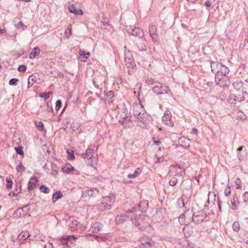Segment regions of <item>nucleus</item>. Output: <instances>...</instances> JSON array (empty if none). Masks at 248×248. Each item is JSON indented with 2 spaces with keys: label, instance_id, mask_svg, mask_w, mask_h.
<instances>
[{
  "label": "nucleus",
  "instance_id": "nucleus-18",
  "mask_svg": "<svg viewBox=\"0 0 248 248\" xmlns=\"http://www.w3.org/2000/svg\"><path fill=\"white\" fill-rule=\"evenodd\" d=\"M71 237H73L75 239H77V237H75L74 235H72V236L69 235V236H66V237H63V238H62L60 239L58 241L59 244H60L61 245H63V246L67 245V243L69 241L70 238Z\"/></svg>",
  "mask_w": 248,
  "mask_h": 248
},
{
  "label": "nucleus",
  "instance_id": "nucleus-21",
  "mask_svg": "<svg viewBox=\"0 0 248 248\" xmlns=\"http://www.w3.org/2000/svg\"><path fill=\"white\" fill-rule=\"evenodd\" d=\"M148 206V202L146 200H143L141 201L139 204V210L141 212H144L147 209Z\"/></svg>",
  "mask_w": 248,
  "mask_h": 248
},
{
  "label": "nucleus",
  "instance_id": "nucleus-25",
  "mask_svg": "<svg viewBox=\"0 0 248 248\" xmlns=\"http://www.w3.org/2000/svg\"><path fill=\"white\" fill-rule=\"evenodd\" d=\"M62 170L65 173H68L74 170V167L70 164H66L62 168Z\"/></svg>",
  "mask_w": 248,
  "mask_h": 248
},
{
  "label": "nucleus",
  "instance_id": "nucleus-24",
  "mask_svg": "<svg viewBox=\"0 0 248 248\" xmlns=\"http://www.w3.org/2000/svg\"><path fill=\"white\" fill-rule=\"evenodd\" d=\"M62 197V193L61 191H58L53 193L52 198L53 202H55L59 199Z\"/></svg>",
  "mask_w": 248,
  "mask_h": 248
},
{
  "label": "nucleus",
  "instance_id": "nucleus-13",
  "mask_svg": "<svg viewBox=\"0 0 248 248\" xmlns=\"http://www.w3.org/2000/svg\"><path fill=\"white\" fill-rule=\"evenodd\" d=\"M98 193V190L95 188H90L88 190L82 192V196L86 197L88 196L90 197H93L96 196Z\"/></svg>",
  "mask_w": 248,
  "mask_h": 248
},
{
  "label": "nucleus",
  "instance_id": "nucleus-59",
  "mask_svg": "<svg viewBox=\"0 0 248 248\" xmlns=\"http://www.w3.org/2000/svg\"><path fill=\"white\" fill-rule=\"evenodd\" d=\"M110 25L107 22H103L101 23V28H105L106 26H109Z\"/></svg>",
  "mask_w": 248,
  "mask_h": 248
},
{
  "label": "nucleus",
  "instance_id": "nucleus-50",
  "mask_svg": "<svg viewBox=\"0 0 248 248\" xmlns=\"http://www.w3.org/2000/svg\"><path fill=\"white\" fill-rule=\"evenodd\" d=\"M231 203L232 205V209L233 210H235L237 209V205L235 203V197H233V198L232 200H231Z\"/></svg>",
  "mask_w": 248,
  "mask_h": 248
},
{
  "label": "nucleus",
  "instance_id": "nucleus-26",
  "mask_svg": "<svg viewBox=\"0 0 248 248\" xmlns=\"http://www.w3.org/2000/svg\"><path fill=\"white\" fill-rule=\"evenodd\" d=\"M40 52V49L38 47H34L30 54V57L31 59H34L36 57Z\"/></svg>",
  "mask_w": 248,
  "mask_h": 248
},
{
  "label": "nucleus",
  "instance_id": "nucleus-43",
  "mask_svg": "<svg viewBox=\"0 0 248 248\" xmlns=\"http://www.w3.org/2000/svg\"><path fill=\"white\" fill-rule=\"evenodd\" d=\"M178 180L175 177H172L169 182V185L170 186H174L177 183Z\"/></svg>",
  "mask_w": 248,
  "mask_h": 248
},
{
  "label": "nucleus",
  "instance_id": "nucleus-1",
  "mask_svg": "<svg viewBox=\"0 0 248 248\" xmlns=\"http://www.w3.org/2000/svg\"><path fill=\"white\" fill-rule=\"evenodd\" d=\"M134 116L141 123L148 124L152 121L151 116L149 115L141 106H136L134 107Z\"/></svg>",
  "mask_w": 248,
  "mask_h": 248
},
{
  "label": "nucleus",
  "instance_id": "nucleus-44",
  "mask_svg": "<svg viewBox=\"0 0 248 248\" xmlns=\"http://www.w3.org/2000/svg\"><path fill=\"white\" fill-rule=\"evenodd\" d=\"M233 86L234 88L237 91H239L242 87V84L241 82L239 83L238 82H235L233 83Z\"/></svg>",
  "mask_w": 248,
  "mask_h": 248
},
{
  "label": "nucleus",
  "instance_id": "nucleus-19",
  "mask_svg": "<svg viewBox=\"0 0 248 248\" xmlns=\"http://www.w3.org/2000/svg\"><path fill=\"white\" fill-rule=\"evenodd\" d=\"M69 10L71 13L74 14L75 15H82L83 14L82 10H77L73 4L69 6Z\"/></svg>",
  "mask_w": 248,
  "mask_h": 248
},
{
  "label": "nucleus",
  "instance_id": "nucleus-63",
  "mask_svg": "<svg viewBox=\"0 0 248 248\" xmlns=\"http://www.w3.org/2000/svg\"><path fill=\"white\" fill-rule=\"evenodd\" d=\"M107 95L109 96H113L114 93L112 91H110V92H108Z\"/></svg>",
  "mask_w": 248,
  "mask_h": 248
},
{
  "label": "nucleus",
  "instance_id": "nucleus-32",
  "mask_svg": "<svg viewBox=\"0 0 248 248\" xmlns=\"http://www.w3.org/2000/svg\"><path fill=\"white\" fill-rule=\"evenodd\" d=\"M154 245V242H146L145 243H142L140 246V248H151V247Z\"/></svg>",
  "mask_w": 248,
  "mask_h": 248
},
{
  "label": "nucleus",
  "instance_id": "nucleus-40",
  "mask_svg": "<svg viewBox=\"0 0 248 248\" xmlns=\"http://www.w3.org/2000/svg\"><path fill=\"white\" fill-rule=\"evenodd\" d=\"M52 94V92H48V93H42L40 94V97L41 98H44L45 99V100H47L49 98L50 94Z\"/></svg>",
  "mask_w": 248,
  "mask_h": 248
},
{
  "label": "nucleus",
  "instance_id": "nucleus-14",
  "mask_svg": "<svg viewBox=\"0 0 248 248\" xmlns=\"http://www.w3.org/2000/svg\"><path fill=\"white\" fill-rule=\"evenodd\" d=\"M170 171L174 170L176 171L175 176H182L185 174V170H183L180 165L176 164V165H171L170 166Z\"/></svg>",
  "mask_w": 248,
  "mask_h": 248
},
{
  "label": "nucleus",
  "instance_id": "nucleus-15",
  "mask_svg": "<svg viewBox=\"0 0 248 248\" xmlns=\"http://www.w3.org/2000/svg\"><path fill=\"white\" fill-rule=\"evenodd\" d=\"M80 226V224L78 220L73 219L70 221L69 223V229L72 231L78 230Z\"/></svg>",
  "mask_w": 248,
  "mask_h": 248
},
{
  "label": "nucleus",
  "instance_id": "nucleus-60",
  "mask_svg": "<svg viewBox=\"0 0 248 248\" xmlns=\"http://www.w3.org/2000/svg\"><path fill=\"white\" fill-rule=\"evenodd\" d=\"M44 248H53V247L52 244L48 243L45 246Z\"/></svg>",
  "mask_w": 248,
  "mask_h": 248
},
{
  "label": "nucleus",
  "instance_id": "nucleus-9",
  "mask_svg": "<svg viewBox=\"0 0 248 248\" xmlns=\"http://www.w3.org/2000/svg\"><path fill=\"white\" fill-rule=\"evenodd\" d=\"M127 31L129 34L137 37H138L137 38L143 37L144 36V32L141 29L134 26H130L127 29Z\"/></svg>",
  "mask_w": 248,
  "mask_h": 248
},
{
  "label": "nucleus",
  "instance_id": "nucleus-46",
  "mask_svg": "<svg viewBox=\"0 0 248 248\" xmlns=\"http://www.w3.org/2000/svg\"><path fill=\"white\" fill-rule=\"evenodd\" d=\"M34 80V76L32 75H31L29 76L28 78V87L30 88L33 85V83H32V81Z\"/></svg>",
  "mask_w": 248,
  "mask_h": 248
},
{
  "label": "nucleus",
  "instance_id": "nucleus-52",
  "mask_svg": "<svg viewBox=\"0 0 248 248\" xmlns=\"http://www.w3.org/2000/svg\"><path fill=\"white\" fill-rule=\"evenodd\" d=\"M62 106V101L60 100H57L56 102L55 109L58 110Z\"/></svg>",
  "mask_w": 248,
  "mask_h": 248
},
{
  "label": "nucleus",
  "instance_id": "nucleus-23",
  "mask_svg": "<svg viewBox=\"0 0 248 248\" xmlns=\"http://www.w3.org/2000/svg\"><path fill=\"white\" fill-rule=\"evenodd\" d=\"M141 173V170L138 168L136 169L134 172L133 174H129L127 176V178L129 179L135 178L139 176Z\"/></svg>",
  "mask_w": 248,
  "mask_h": 248
},
{
  "label": "nucleus",
  "instance_id": "nucleus-49",
  "mask_svg": "<svg viewBox=\"0 0 248 248\" xmlns=\"http://www.w3.org/2000/svg\"><path fill=\"white\" fill-rule=\"evenodd\" d=\"M6 180L7 183V186H6L7 188H9V189L11 188L12 187V185H13V182H12L11 179L7 178Z\"/></svg>",
  "mask_w": 248,
  "mask_h": 248
},
{
  "label": "nucleus",
  "instance_id": "nucleus-64",
  "mask_svg": "<svg viewBox=\"0 0 248 248\" xmlns=\"http://www.w3.org/2000/svg\"><path fill=\"white\" fill-rule=\"evenodd\" d=\"M154 143L155 145L158 146L160 144V141L159 140H154Z\"/></svg>",
  "mask_w": 248,
  "mask_h": 248
},
{
  "label": "nucleus",
  "instance_id": "nucleus-45",
  "mask_svg": "<svg viewBox=\"0 0 248 248\" xmlns=\"http://www.w3.org/2000/svg\"><path fill=\"white\" fill-rule=\"evenodd\" d=\"M243 200L245 203L248 204V192L246 191L243 193Z\"/></svg>",
  "mask_w": 248,
  "mask_h": 248
},
{
  "label": "nucleus",
  "instance_id": "nucleus-56",
  "mask_svg": "<svg viewBox=\"0 0 248 248\" xmlns=\"http://www.w3.org/2000/svg\"><path fill=\"white\" fill-rule=\"evenodd\" d=\"M94 239L98 242H100L101 241H103L104 239L103 238L101 237H99V236H97V235H93Z\"/></svg>",
  "mask_w": 248,
  "mask_h": 248
},
{
  "label": "nucleus",
  "instance_id": "nucleus-22",
  "mask_svg": "<svg viewBox=\"0 0 248 248\" xmlns=\"http://www.w3.org/2000/svg\"><path fill=\"white\" fill-rule=\"evenodd\" d=\"M102 228V225L99 223L96 222L93 224L92 227V231L93 232L96 233L99 232Z\"/></svg>",
  "mask_w": 248,
  "mask_h": 248
},
{
  "label": "nucleus",
  "instance_id": "nucleus-41",
  "mask_svg": "<svg viewBox=\"0 0 248 248\" xmlns=\"http://www.w3.org/2000/svg\"><path fill=\"white\" fill-rule=\"evenodd\" d=\"M16 170L18 172H23L25 170V168L23 166L21 162H20L19 164L16 167Z\"/></svg>",
  "mask_w": 248,
  "mask_h": 248
},
{
  "label": "nucleus",
  "instance_id": "nucleus-48",
  "mask_svg": "<svg viewBox=\"0 0 248 248\" xmlns=\"http://www.w3.org/2000/svg\"><path fill=\"white\" fill-rule=\"evenodd\" d=\"M18 81V79L17 78H11L9 82V83L11 85H16L17 84V82Z\"/></svg>",
  "mask_w": 248,
  "mask_h": 248
},
{
  "label": "nucleus",
  "instance_id": "nucleus-53",
  "mask_svg": "<svg viewBox=\"0 0 248 248\" xmlns=\"http://www.w3.org/2000/svg\"><path fill=\"white\" fill-rule=\"evenodd\" d=\"M26 66L25 65H19L18 67V70L19 71L24 72L26 70Z\"/></svg>",
  "mask_w": 248,
  "mask_h": 248
},
{
  "label": "nucleus",
  "instance_id": "nucleus-8",
  "mask_svg": "<svg viewBox=\"0 0 248 248\" xmlns=\"http://www.w3.org/2000/svg\"><path fill=\"white\" fill-rule=\"evenodd\" d=\"M215 80L217 85L222 88H225L229 84V82L227 77H221L218 74H217V76H215Z\"/></svg>",
  "mask_w": 248,
  "mask_h": 248
},
{
  "label": "nucleus",
  "instance_id": "nucleus-6",
  "mask_svg": "<svg viewBox=\"0 0 248 248\" xmlns=\"http://www.w3.org/2000/svg\"><path fill=\"white\" fill-rule=\"evenodd\" d=\"M206 217L207 215L203 211H199L193 214L192 221L194 223L198 224L203 222Z\"/></svg>",
  "mask_w": 248,
  "mask_h": 248
},
{
  "label": "nucleus",
  "instance_id": "nucleus-58",
  "mask_svg": "<svg viewBox=\"0 0 248 248\" xmlns=\"http://www.w3.org/2000/svg\"><path fill=\"white\" fill-rule=\"evenodd\" d=\"M68 30H69V32H67V31H65V35L66 36V37L67 38H68L71 34V29L68 28Z\"/></svg>",
  "mask_w": 248,
  "mask_h": 248
},
{
  "label": "nucleus",
  "instance_id": "nucleus-34",
  "mask_svg": "<svg viewBox=\"0 0 248 248\" xmlns=\"http://www.w3.org/2000/svg\"><path fill=\"white\" fill-rule=\"evenodd\" d=\"M234 183L236 185V188L240 189L242 187V183L240 178H237L235 179Z\"/></svg>",
  "mask_w": 248,
  "mask_h": 248
},
{
  "label": "nucleus",
  "instance_id": "nucleus-47",
  "mask_svg": "<svg viewBox=\"0 0 248 248\" xmlns=\"http://www.w3.org/2000/svg\"><path fill=\"white\" fill-rule=\"evenodd\" d=\"M203 84L206 86L204 87V88L205 89H207L208 87H210L213 85V83L212 82L207 81L206 80H204L203 81Z\"/></svg>",
  "mask_w": 248,
  "mask_h": 248
},
{
  "label": "nucleus",
  "instance_id": "nucleus-7",
  "mask_svg": "<svg viewBox=\"0 0 248 248\" xmlns=\"http://www.w3.org/2000/svg\"><path fill=\"white\" fill-rule=\"evenodd\" d=\"M115 200V197L111 195L103 197L101 204L105 209H110L111 208V205Z\"/></svg>",
  "mask_w": 248,
  "mask_h": 248
},
{
  "label": "nucleus",
  "instance_id": "nucleus-28",
  "mask_svg": "<svg viewBox=\"0 0 248 248\" xmlns=\"http://www.w3.org/2000/svg\"><path fill=\"white\" fill-rule=\"evenodd\" d=\"M190 140L189 139H187L184 137H180L178 140V142L181 144L184 143L183 146H189L190 144Z\"/></svg>",
  "mask_w": 248,
  "mask_h": 248
},
{
  "label": "nucleus",
  "instance_id": "nucleus-33",
  "mask_svg": "<svg viewBox=\"0 0 248 248\" xmlns=\"http://www.w3.org/2000/svg\"><path fill=\"white\" fill-rule=\"evenodd\" d=\"M40 190L44 193H49L50 192V189L46 186L45 185H41L40 186Z\"/></svg>",
  "mask_w": 248,
  "mask_h": 248
},
{
  "label": "nucleus",
  "instance_id": "nucleus-4",
  "mask_svg": "<svg viewBox=\"0 0 248 248\" xmlns=\"http://www.w3.org/2000/svg\"><path fill=\"white\" fill-rule=\"evenodd\" d=\"M137 209V207H132L131 209L128 210L125 213L117 216L115 218L117 223L121 224L124 222L126 221V218H130L131 220H136L137 218L135 216H133L132 215H130L129 214L135 213Z\"/></svg>",
  "mask_w": 248,
  "mask_h": 248
},
{
  "label": "nucleus",
  "instance_id": "nucleus-62",
  "mask_svg": "<svg viewBox=\"0 0 248 248\" xmlns=\"http://www.w3.org/2000/svg\"><path fill=\"white\" fill-rule=\"evenodd\" d=\"M205 4L206 6L207 7H209L211 5V2L209 0H206L205 2Z\"/></svg>",
  "mask_w": 248,
  "mask_h": 248
},
{
  "label": "nucleus",
  "instance_id": "nucleus-61",
  "mask_svg": "<svg viewBox=\"0 0 248 248\" xmlns=\"http://www.w3.org/2000/svg\"><path fill=\"white\" fill-rule=\"evenodd\" d=\"M135 226L137 227H139V229H141V228L140 227V223L139 222V221L138 220H136V222H135Z\"/></svg>",
  "mask_w": 248,
  "mask_h": 248
},
{
  "label": "nucleus",
  "instance_id": "nucleus-16",
  "mask_svg": "<svg viewBox=\"0 0 248 248\" xmlns=\"http://www.w3.org/2000/svg\"><path fill=\"white\" fill-rule=\"evenodd\" d=\"M183 232L186 238L190 237L193 233V227L191 225H186L183 228Z\"/></svg>",
  "mask_w": 248,
  "mask_h": 248
},
{
  "label": "nucleus",
  "instance_id": "nucleus-17",
  "mask_svg": "<svg viewBox=\"0 0 248 248\" xmlns=\"http://www.w3.org/2000/svg\"><path fill=\"white\" fill-rule=\"evenodd\" d=\"M156 31V27L155 26H151L149 27V33L152 40L155 43H158L157 41V36L155 33Z\"/></svg>",
  "mask_w": 248,
  "mask_h": 248
},
{
  "label": "nucleus",
  "instance_id": "nucleus-37",
  "mask_svg": "<svg viewBox=\"0 0 248 248\" xmlns=\"http://www.w3.org/2000/svg\"><path fill=\"white\" fill-rule=\"evenodd\" d=\"M189 212V210H187L186 211H185L183 214L181 215L179 217V221L182 223H184L183 219L185 220V218L186 217V216L187 215V214Z\"/></svg>",
  "mask_w": 248,
  "mask_h": 248
},
{
  "label": "nucleus",
  "instance_id": "nucleus-5",
  "mask_svg": "<svg viewBox=\"0 0 248 248\" xmlns=\"http://www.w3.org/2000/svg\"><path fill=\"white\" fill-rule=\"evenodd\" d=\"M153 91L157 94L168 93L170 89L165 84L158 82L153 88Z\"/></svg>",
  "mask_w": 248,
  "mask_h": 248
},
{
  "label": "nucleus",
  "instance_id": "nucleus-29",
  "mask_svg": "<svg viewBox=\"0 0 248 248\" xmlns=\"http://www.w3.org/2000/svg\"><path fill=\"white\" fill-rule=\"evenodd\" d=\"M220 68L221 69L218 73L220 76H225L226 74H228L229 73V70L225 65L222 64Z\"/></svg>",
  "mask_w": 248,
  "mask_h": 248
},
{
  "label": "nucleus",
  "instance_id": "nucleus-55",
  "mask_svg": "<svg viewBox=\"0 0 248 248\" xmlns=\"http://www.w3.org/2000/svg\"><path fill=\"white\" fill-rule=\"evenodd\" d=\"M231 189L230 187H229L227 188H226L224 191V194L226 196H229L231 193Z\"/></svg>",
  "mask_w": 248,
  "mask_h": 248
},
{
  "label": "nucleus",
  "instance_id": "nucleus-31",
  "mask_svg": "<svg viewBox=\"0 0 248 248\" xmlns=\"http://www.w3.org/2000/svg\"><path fill=\"white\" fill-rule=\"evenodd\" d=\"M145 82L147 84L150 85L156 84L158 82L155 79L149 77L146 78Z\"/></svg>",
  "mask_w": 248,
  "mask_h": 248
},
{
  "label": "nucleus",
  "instance_id": "nucleus-54",
  "mask_svg": "<svg viewBox=\"0 0 248 248\" xmlns=\"http://www.w3.org/2000/svg\"><path fill=\"white\" fill-rule=\"evenodd\" d=\"M67 154H68V159H70V160H73L74 159H75V156L74 155V153L73 152H70L69 151H67Z\"/></svg>",
  "mask_w": 248,
  "mask_h": 248
},
{
  "label": "nucleus",
  "instance_id": "nucleus-57",
  "mask_svg": "<svg viewBox=\"0 0 248 248\" xmlns=\"http://www.w3.org/2000/svg\"><path fill=\"white\" fill-rule=\"evenodd\" d=\"M15 26H16V28L19 29L22 27L24 26V25L22 21H20L18 23L15 24Z\"/></svg>",
  "mask_w": 248,
  "mask_h": 248
},
{
  "label": "nucleus",
  "instance_id": "nucleus-10",
  "mask_svg": "<svg viewBox=\"0 0 248 248\" xmlns=\"http://www.w3.org/2000/svg\"><path fill=\"white\" fill-rule=\"evenodd\" d=\"M135 41L140 51H146L147 50V42L144 38V36L143 37L136 38Z\"/></svg>",
  "mask_w": 248,
  "mask_h": 248
},
{
  "label": "nucleus",
  "instance_id": "nucleus-12",
  "mask_svg": "<svg viewBox=\"0 0 248 248\" xmlns=\"http://www.w3.org/2000/svg\"><path fill=\"white\" fill-rule=\"evenodd\" d=\"M222 65V63L219 62H211V68L212 71L215 73V76H217V74H218L219 75V72L220 71V68Z\"/></svg>",
  "mask_w": 248,
  "mask_h": 248
},
{
  "label": "nucleus",
  "instance_id": "nucleus-42",
  "mask_svg": "<svg viewBox=\"0 0 248 248\" xmlns=\"http://www.w3.org/2000/svg\"><path fill=\"white\" fill-rule=\"evenodd\" d=\"M79 55L81 56H83L85 59H87L90 55V53L89 52H86L84 50H81L80 49L79 50Z\"/></svg>",
  "mask_w": 248,
  "mask_h": 248
},
{
  "label": "nucleus",
  "instance_id": "nucleus-27",
  "mask_svg": "<svg viewBox=\"0 0 248 248\" xmlns=\"http://www.w3.org/2000/svg\"><path fill=\"white\" fill-rule=\"evenodd\" d=\"M36 179L35 178L32 177L30 179L28 184V188L29 190H32L36 185Z\"/></svg>",
  "mask_w": 248,
  "mask_h": 248
},
{
  "label": "nucleus",
  "instance_id": "nucleus-2",
  "mask_svg": "<svg viewBox=\"0 0 248 248\" xmlns=\"http://www.w3.org/2000/svg\"><path fill=\"white\" fill-rule=\"evenodd\" d=\"M97 154L91 148L86 150L85 153L82 154V156L86 160L87 164L93 166L97 161Z\"/></svg>",
  "mask_w": 248,
  "mask_h": 248
},
{
  "label": "nucleus",
  "instance_id": "nucleus-39",
  "mask_svg": "<svg viewBox=\"0 0 248 248\" xmlns=\"http://www.w3.org/2000/svg\"><path fill=\"white\" fill-rule=\"evenodd\" d=\"M232 229L235 232H238L240 229L239 223L238 221H235L232 224Z\"/></svg>",
  "mask_w": 248,
  "mask_h": 248
},
{
  "label": "nucleus",
  "instance_id": "nucleus-38",
  "mask_svg": "<svg viewBox=\"0 0 248 248\" xmlns=\"http://www.w3.org/2000/svg\"><path fill=\"white\" fill-rule=\"evenodd\" d=\"M177 202L179 207H183L185 205L183 196L178 199Z\"/></svg>",
  "mask_w": 248,
  "mask_h": 248
},
{
  "label": "nucleus",
  "instance_id": "nucleus-20",
  "mask_svg": "<svg viewBox=\"0 0 248 248\" xmlns=\"http://www.w3.org/2000/svg\"><path fill=\"white\" fill-rule=\"evenodd\" d=\"M29 236L30 234L28 231H23L18 235V239L19 241H23L26 240Z\"/></svg>",
  "mask_w": 248,
  "mask_h": 248
},
{
  "label": "nucleus",
  "instance_id": "nucleus-30",
  "mask_svg": "<svg viewBox=\"0 0 248 248\" xmlns=\"http://www.w3.org/2000/svg\"><path fill=\"white\" fill-rule=\"evenodd\" d=\"M125 50L126 49V46L124 47ZM125 61L126 62L128 60V62L131 63L133 62V57L131 54V52L128 50L127 52L125 51Z\"/></svg>",
  "mask_w": 248,
  "mask_h": 248
},
{
  "label": "nucleus",
  "instance_id": "nucleus-51",
  "mask_svg": "<svg viewBox=\"0 0 248 248\" xmlns=\"http://www.w3.org/2000/svg\"><path fill=\"white\" fill-rule=\"evenodd\" d=\"M15 150H16L17 154L20 155H23V151L22 147H15Z\"/></svg>",
  "mask_w": 248,
  "mask_h": 248
},
{
  "label": "nucleus",
  "instance_id": "nucleus-11",
  "mask_svg": "<svg viewBox=\"0 0 248 248\" xmlns=\"http://www.w3.org/2000/svg\"><path fill=\"white\" fill-rule=\"evenodd\" d=\"M163 124L172 127L174 123L171 120V114L169 111H166L162 118Z\"/></svg>",
  "mask_w": 248,
  "mask_h": 248
},
{
  "label": "nucleus",
  "instance_id": "nucleus-36",
  "mask_svg": "<svg viewBox=\"0 0 248 248\" xmlns=\"http://www.w3.org/2000/svg\"><path fill=\"white\" fill-rule=\"evenodd\" d=\"M21 191V186H20L18 189L16 188V189L14 190L12 192H10L9 194V195L10 196L12 195L13 196H17L18 194L19 193H20Z\"/></svg>",
  "mask_w": 248,
  "mask_h": 248
},
{
  "label": "nucleus",
  "instance_id": "nucleus-3",
  "mask_svg": "<svg viewBox=\"0 0 248 248\" xmlns=\"http://www.w3.org/2000/svg\"><path fill=\"white\" fill-rule=\"evenodd\" d=\"M117 110L118 114L116 115V118L121 124H123L124 120L127 117V109L124 103H120L117 106Z\"/></svg>",
  "mask_w": 248,
  "mask_h": 248
},
{
  "label": "nucleus",
  "instance_id": "nucleus-35",
  "mask_svg": "<svg viewBox=\"0 0 248 248\" xmlns=\"http://www.w3.org/2000/svg\"><path fill=\"white\" fill-rule=\"evenodd\" d=\"M35 125L39 130H43L44 128V124L42 122H36L35 123Z\"/></svg>",
  "mask_w": 248,
  "mask_h": 248
}]
</instances>
